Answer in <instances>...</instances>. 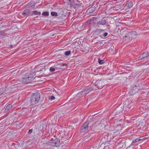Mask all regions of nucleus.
I'll use <instances>...</instances> for the list:
<instances>
[{"label":"nucleus","mask_w":149,"mask_h":149,"mask_svg":"<svg viewBox=\"0 0 149 149\" xmlns=\"http://www.w3.org/2000/svg\"><path fill=\"white\" fill-rule=\"evenodd\" d=\"M40 98V93L37 92L34 93L31 98V102L32 105L37 104L39 101Z\"/></svg>","instance_id":"nucleus-1"},{"label":"nucleus","mask_w":149,"mask_h":149,"mask_svg":"<svg viewBox=\"0 0 149 149\" xmlns=\"http://www.w3.org/2000/svg\"><path fill=\"white\" fill-rule=\"evenodd\" d=\"M33 77L32 75L30 74L28 77L22 79V81L23 83L25 84L30 83L33 80Z\"/></svg>","instance_id":"nucleus-2"},{"label":"nucleus","mask_w":149,"mask_h":149,"mask_svg":"<svg viewBox=\"0 0 149 149\" xmlns=\"http://www.w3.org/2000/svg\"><path fill=\"white\" fill-rule=\"evenodd\" d=\"M50 143L51 146L56 147L60 146L61 144L59 139L57 138L50 141Z\"/></svg>","instance_id":"nucleus-3"},{"label":"nucleus","mask_w":149,"mask_h":149,"mask_svg":"<svg viewBox=\"0 0 149 149\" xmlns=\"http://www.w3.org/2000/svg\"><path fill=\"white\" fill-rule=\"evenodd\" d=\"M139 91V88L136 87V86H133L129 92V93L131 95H132L135 94Z\"/></svg>","instance_id":"nucleus-4"},{"label":"nucleus","mask_w":149,"mask_h":149,"mask_svg":"<svg viewBox=\"0 0 149 149\" xmlns=\"http://www.w3.org/2000/svg\"><path fill=\"white\" fill-rule=\"evenodd\" d=\"M89 122L88 121H86L82 126L81 127V132H84L87 130L88 128V124Z\"/></svg>","instance_id":"nucleus-5"},{"label":"nucleus","mask_w":149,"mask_h":149,"mask_svg":"<svg viewBox=\"0 0 149 149\" xmlns=\"http://www.w3.org/2000/svg\"><path fill=\"white\" fill-rule=\"evenodd\" d=\"M141 60L145 59L147 61L149 60V54L148 52H145L140 56L139 58Z\"/></svg>","instance_id":"nucleus-6"},{"label":"nucleus","mask_w":149,"mask_h":149,"mask_svg":"<svg viewBox=\"0 0 149 149\" xmlns=\"http://www.w3.org/2000/svg\"><path fill=\"white\" fill-rule=\"evenodd\" d=\"M137 33L135 31H131L129 32L127 34V36H125V37H134L137 36Z\"/></svg>","instance_id":"nucleus-7"},{"label":"nucleus","mask_w":149,"mask_h":149,"mask_svg":"<svg viewBox=\"0 0 149 149\" xmlns=\"http://www.w3.org/2000/svg\"><path fill=\"white\" fill-rule=\"evenodd\" d=\"M92 90V88H87L85 89H83L82 90V91H83V94L85 96L90 91Z\"/></svg>","instance_id":"nucleus-8"},{"label":"nucleus","mask_w":149,"mask_h":149,"mask_svg":"<svg viewBox=\"0 0 149 149\" xmlns=\"http://www.w3.org/2000/svg\"><path fill=\"white\" fill-rule=\"evenodd\" d=\"M12 105L11 104H9L7 106L5 109L4 112L6 113L9 112L12 109Z\"/></svg>","instance_id":"nucleus-9"},{"label":"nucleus","mask_w":149,"mask_h":149,"mask_svg":"<svg viewBox=\"0 0 149 149\" xmlns=\"http://www.w3.org/2000/svg\"><path fill=\"white\" fill-rule=\"evenodd\" d=\"M36 3L34 1H31L29 3V5L30 7L31 8L33 9Z\"/></svg>","instance_id":"nucleus-10"},{"label":"nucleus","mask_w":149,"mask_h":149,"mask_svg":"<svg viewBox=\"0 0 149 149\" xmlns=\"http://www.w3.org/2000/svg\"><path fill=\"white\" fill-rule=\"evenodd\" d=\"M29 12V10L28 9H26L24 10L22 14L23 15H30Z\"/></svg>","instance_id":"nucleus-11"},{"label":"nucleus","mask_w":149,"mask_h":149,"mask_svg":"<svg viewBox=\"0 0 149 149\" xmlns=\"http://www.w3.org/2000/svg\"><path fill=\"white\" fill-rule=\"evenodd\" d=\"M133 3H132L131 2H129L128 3L126 6H127V9H129L130 8H132L133 6Z\"/></svg>","instance_id":"nucleus-12"},{"label":"nucleus","mask_w":149,"mask_h":149,"mask_svg":"<svg viewBox=\"0 0 149 149\" xmlns=\"http://www.w3.org/2000/svg\"><path fill=\"white\" fill-rule=\"evenodd\" d=\"M95 8L94 7L90 8H89L87 10V12H89L90 13H93L95 10Z\"/></svg>","instance_id":"nucleus-13"},{"label":"nucleus","mask_w":149,"mask_h":149,"mask_svg":"<svg viewBox=\"0 0 149 149\" xmlns=\"http://www.w3.org/2000/svg\"><path fill=\"white\" fill-rule=\"evenodd\" d=\"M106 23V21L105 19H102L99 22L98 24L101 25H104Z\"/></svg>","instance_id":"nucleus-14"},{"label":"nucleus","mask_w":149,"mask_h":149,"mask_svg":"<svg viewBox=\"0 0 149 149\" xmlns=\"http://www.w3.org/2000/svg\"><path fill=\"white\" fill-rule=\"evenodd\" d=\"M141 139H140V137H139L138 138H137L136 139H134L132 142V143H136L138 142L139 141L141 140Z\"/></svg>","instance_id":"nucleus-15"},{"label":"nucleus","mask_w":149,"mask_h":149,"mask_svg":"<svg viewBox=\"0 0 149 149\" xmlns=\"http://www.w3.org/2000/svg\"><path fill=\"white\" fill-rule=\"evenodd\" d=\"M83 91H81L78 93L77 94V97H81L84 96V95L83 94Z\"/></svg>","instance_id":"nucleus-16"},{"label":"nucleus","mask_w":149,"mask_h":149,"mask_svg":"<svg viewBox=\"0 0 149 149\" xmlns=\"http://www.w3.org/2000/svg\"><path fill=\"white\" fill-rule=\"evenodd\" d=\"M104 84L100 80L98 84V86L100 87H102L104 86Z\"/></svg>","instance_id":"nucleus-17"},{"label":"nucleus","mask_w":149,"mask_h":149,"mask_svg":"<svg viewBox=\"0 0 149 149\" xmlns=\"http://www.w3.org/2000/svg\"><path fill=\"white\" fill-rule=\"evenodd\" d=\"M98 62L99 64H102L104 63V61L103 60H100V58H98Z\"/></svg>","instance_id":"nucleus-18"},{"label":"nucleus","mask_w":149,"mask_h":149,"mask_svg":"<svg viewBox=\"0 0 149 149\" xmlns=\"http://www.w3.org/2000/svg\"><path fill=\"white\" fill-rule=\"evenodd\" d=\"M51 15L53 16H58L57 13L55 12H52L51 13Z\"/></svg>","instance_id":"nucleus-19"},{"label":"nucleus","mask_w":149,"mask_h":149,"mask_svg":"<svg viewBox=\"0 0 149 149\" xmlns=\"http://www.w3.org/2000/svg\"><path fill=\"white\" fill-rule=\"evenodd\" d=\"M33 14L35 15H40L41 13L40 12H38L36 11H34L33 12Z\"/></svg>","instance_id":"nucleus-20"},{"label":"nucleus","mask_w":149,"mask_h":149,"mask_svg":"<svg viewBox=\"0 0 149 149\" xmlns=\"http://www.w3.org/2000/svg\"><path fill=\"white\" fill-rule=\"evenodd\" d=\"M71 53V52L70 51H67L65 52V56H68Z\"/></svg>","instance_id":"nucleus-21"},{"label":"nucleus","mask_w":149,"mask_h":149,"mask_svg":"<svg viewBox=\"0 0 149 149\" xmlns=\"http://www.w3.org/2000/svg\"><path fill=\"white\" fill-rule=\"evenodd\" d=\"M42 15L44 16H48L49 15V13L47 12H43L42 13Z\"/></svg>","instance_id":"nucleus-22"},{"label":"nucleus","mask_w":149,"mask_h":149,"mask_svg":"<svg viewBox=\"0 0 149 149\" xmlns=\"http://www.w3.org/2000/svg\"><path fill=\"white\" fill-rule=\"evenodd\" d=\"M55 99V97L53 96H51L49 97V99L51 100H54Z\"/></svg>","instance_id":"nucleus-23"},{"label":"nucleus","mask_w":149,"mask_h":149,"mask_svg":"<svg viewBox=\"0 0 149 149\" xmlns=\"http://www.w3.org/2000/svg\"><path fill=\"white\" fill-rule=\"evenodd\" d=\"M50 71L51 72H53L55 70V69L54 68H53V67H51L50 69Z\"/></svg>","instance_id":"nucleus-24"},{"label":"nucleus","mask_w":149,"mask_h":149,"mask_svg":"<svg viewBox=\"0 0 149 149\" xmlns=\"http://www.w3.org/2000/svg\"><path fill=\"white\" fill-rule=\"evenodd\" d=\"M102 34L104 37H105L107 36L108 33H102Z\"/></svg>","instance_id":"nucleus-25"},{"label":"nucleus","mask_w":149,"mask_h":149,"mask_svg":"<svg viewBox=\"0 0 149 149\" xmlns=\"http://www.w3.org/2000/svg\"><path fill=\"white\" fill-rule=\"evenodd\" d=\"M32 131H33L32 129L29 130L28 131V133L29 134H30L32 132Z\"/></svg>","instance_id":"nucleus-26"},{"label":"nucleus","mask_w":149,"mask_h":149,"mask_svg":"<svg viewBox=\"0 0 149 149\" xmlns=\"http://www.w3.org/2000/svg\"><path fill=\"white\" fill-rule=\"evenodd\" d=\"M121 109V111H123V110L121 108H120V107H118L116 109V111H118V110H119L120 109Z\"/></svg>","instance_id":"nucleus-27"},{"label":"nucleus","mask_w":149,"mask_h":149,"mask_svg":"<svg viewBox=\"0 0 149 149\" xmlns=\"http://www.w3.org/2000/svg\"><path fill=\"white\" fill-rule=\"evenodd\" d=\"M3 91H1V90H0V96L3 94Z\"/></svg>","instance_id":"nucleus-28"},{"label":"nucleus","mask_w":149,"mask_h":149,"mask_svg":"<svg viewBox=\"0 0 149 149\" xmlns=\"http://www.w3.org/2000/svg\"><path fill=\"white\" fill-rule=\"evenodd\" d=\"M126 149H133L132 147L129 146V147L127 148Z\"/></svg>","instance_id":"nucleus-29"},{"label":"nucleus","mask_w":149,"mask_h":149,"mask_svg":"<svg viewBox=\"0 0 149 149\" xmlns=\"http://www.w3.org/2000/svg\"><path fill=\"white\" fill-rule=\"evenodd\" d=\"M55 35V34L54 35L53 34L51 36H54Z\"/></svg>","instance_id":"nucleus-30"},{"label":"nucleus","mask_w":149,"mask_h":149,"mask_svg":"<svg viewBox=\"0 0 149 149\" xmlns=\"http://www.w3.org/2000/svg\"><path fill=\"white\" fill-rule=\"evenodd\" d=\"M65 65V64H63L62 65V66H63Z\"/></svg>","instance_id":"nucleus-31"}]
</instances>
